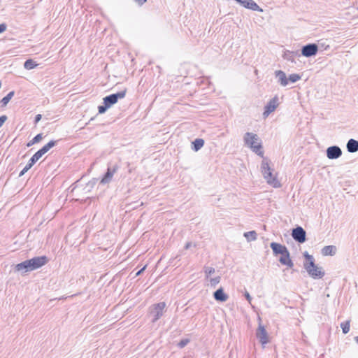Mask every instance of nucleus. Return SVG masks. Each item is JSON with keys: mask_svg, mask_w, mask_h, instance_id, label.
Listing matches in <instances>:
<instances>
[{"mask_svg": "<svg viewBox=\"0 0 358 358\" xmlns=\"http://www.w3.org/2000/svg\"><path fill=\"white\" fill-rule=\"evenodd\" d=\"M7 116L3 115L0 116V127L3 124V123L6 121Z\"/></svg>", "mask_w": 358, "mask_h": 358, "instance_id": "nucleus-35", "label": "nucleus"}, {"mask_svg": "<svg viewBox=\"0 0 358 358\" xmlns=\"http://www.w3.org/2000/svg\"><path fill=\"white\" fill-rule=\"evenodd\" d=\"M303 257L305 258L303 267L308 275L313 279L322 278L325 275V272L322 267L315 264L313 256L309 255L308 252L306 251L303 253Z\"/></svg>", "mask_w": 358, "mask_h": 358, "instance_id": "nucleus-1", "label": "nucleus"}, {"mask_svg": "<svg viewBox=\"0 0 358 358\" xmlns=\"http://www.w3.org/2000/svg\"><path fill=\"white\" fill-rule=\"evenodd\" d=\"M236 2L240 3L244 8L254 10L263 12V9L253 0H236Z\"/></svg>", "mask_w": 358, "mask_h": 358, "instance_id": "nucleus-14", "label": "nucleus"}, {"mask_svg": "<svg viewBox=\"0 0 358 358\" xmlns=\"http://www.w3.org/2000/svg\"><path fill=\"white\" fill-rule=\"evenodd\" d=\"M189 343V339L188 338H185V339H182L181 341H180V342L178 343V346L180 348H183L184 347H185L188 343Z\"/></svg>", "mask_w": 358, "mask_h": 358, "instance_id": "nucleus-30", "label": "nucleus"}, {"mask_svg": "<svg viewBox=\"0 0 358 358\" xmlns=\"http://www.w3.org/2000/svg\"><path fill=\"white\" fill-rule=\"evenodd\" d=\"M350 320H346L341 324V327L342 328V331L344 334H348L350 331Z\"/></svg>", "mask_w": 358, "mask_h": 358, "instance_id": "nucleus-26", "label": "nucleus"}, {"mask_svg": "<svg viewBox=\"0 0 358 358\" xmlns=\"http://www.w3.org/2000/svg\"><path fill=\"white\" fill-rule=\"evenodd\" d=\"M6 24L4 23L0 24V34L6 31Z\"/></svg>", "mask_w": 358, "mask_h": 358, "instance_id": "nucleus-38", "label": "nucleus"}, {"mask_svg": "<svg viewBox=\"0 0 358 358\" xmlns=\"http://www.w3.org/2000/svg\"><path fill=\"white\" fill-rule=\"evenodd\" d=\"M275 76L280 85L285 87L288 85V78L284 71L281 70L275 71Z\"/></svg>", "mask_w": 358, "mask_h": 358, "instance_id": "nucleus-18", "label": "nucleus"}, {"mask_svg": "<svg viewBox=\"0 0 358 358\" xmlns=\"http://www.w3.org/2000/svg\"><path fill=\"white\" fill-rule=\"evenodd\" d=\"M134 1L136 3H137L138 4V6H140L143 5L147 1V0H134Z\"/></svg>", "mask_w": 358, "mask_h": 358, "instance_id": "nucleus-40", "label": "nucleus"}, {"mask_svg": "<svg viewBox=\"0 0 358 358\" xmlns=\"http://www.w3.org/2000/svg\"><path fill=\"white\" fill-rule=\"evenodd\" d=\"M34 155L41 158L44 154L41 152V150H38Z\"/></svg>", "mask_w": 358, "mask_h": 358, "instance_id": "nucleus-41", "label": "nucleus"}, {"mask_svg": "<svg viewBox=\"0 0 358 358\" xmlns=\"http://www.w3.org/2000/svg\"><path fill=\"white\" fill-rule=\"evenodd\" d=\"M245 299L249 303H251L252 297L250 296V294L248 292H245L244 294Z\"/></svg>", "mask_w": 358, "mask_h": 358, "instance_id": "nucleus-39", "label": "nucleus"}, {"mask_svg": "<svg viewBox=\"0 0 358 358\" xmlns=\"http://www.w3.org/2000/svg\"><path fill=\"white\" fill-rule=\"evenodd\" d=\"M301 54L299 50L296 51H290L285 50L282 55V57L284 59H286L292 63H296L295 57H299Z\"/></svg>", "mask_w": 358, "mask_h": 358, "instance_id": "nucleus-16", "label": "nucleus"}, {"mask_svg": "<svg viewBox=\"0 0 358 358\" xmlns=\"http://www.w3.org/2000/svg\"><path fill=\"white\" fill-rule=\"evenodd\" d=\"M357 9H358V6H357Z\"/></svg>", "mask_w": 358, "mask_h": 358, "instance_id": "nucleus-47", "label": "nucleus"}, {"mask_svg": "<svg viewBox=\"0 0 358 358\" xmlns=\"http://www.w3.org/2000/svg\"><path fill=\"white\" fill-rule=\"evenodd\" d=\"M58 141L52 140L49 141L47 144L43 146L40 150L45 155L47 152H48L52 148H53L57 143Z\"/></svg>", "mask_w": 358, "mask_h": 358, "instance_id": "nucleus-22", "label": "nucleus"}, {"mask_svg": "<svg viewBox=\"0 0 358 358\" xmlns=\"http://www.w3.org/2000/svg\"><path fill=\"white\" fill-rule=\"evenodd\" d=\"M243 236L248 242L255 241L257 238V234L255 231L245 232Z\"/></svg>", "mask_w": 358, "mask_h": 358, "instance_id": "nucleus-23", "label": "nucleus"}, {"mask_svg": "<svg viewBox=\"0 0 358 358\" xmlns=\"http://www.w3.org/2000/svg\"><path fill=\"white\" fill-rule=\"evenodd\" d=\"M204 145V140L202 138H196L192 143V149L195 152L199 150Z\"/></svg>", "mask_w": 358, "mask_h": 358, "instance_id": "nucleus-21", "label": "nucleus"}, {"mask_svg": "<svg viewBox=\"0 0 358 358\" xmlns=\"http://www.w3.org/2000/svg\"><path fill=\"white\" fill-rule=\"evenodd\" d=\"M166 307V303L164 302H160L156 304H154L152 306V309L150 310V314L153 316L152 322H157L162 315L164 310Z\"/></svg>", "mask_w": 358, "mask_h": 358, "instance_id": "nucleus-8", "label": "nucleus"}, {"mask_svg": "<svg viewBox=\"0 0 358 358\" xmlns=\"http://www.w3.org/2000/svg\"><path fill=\"white\" fill-rule=\"evenodd\" d=\"M326 154L328 159H336L342 155V150L338 145H332L327 148Z\"/></svg>", "mask_w": 358, "mask_h": 358, "instance_id": "nucleus-13", "label": "nucleus"}, {"mask_svg": "<svg viewBox=\"0 0 358 358\" xmlns=\"http://www.w3.org/2000/svg\"><path fill=\"white\" fill-rule=\"evenodd\" d=\"M301 76L296 73L290 74L288 78V82L296 83L301 79Z\"/></svg>", "mask_w": 358, "mask_h": 358, "instance_id": "nucleus-27", "label": "nucleus"}, {"mask_svg": "<svg viewBox=\"0 0 358 358\" xmlns=\"http://www.w3.org/2000/svg\"><path fill=\"white\" fill-rule=\"evenodd\" d=\"M120 166L117 164L109 163L108 164L107 171L101 178L100 183L102 185L108 184L113 178L115 173L119 169Z\"/></svg>", "mask_w": 358, "mask_h": 358, "instance_id": "nucleus-5", "label": "nucleus"}, {"mask_svg": "<svg viewBox=\"0 0 358 358\" xmlns=\"http://www.w3.org/2000/svg\"><path fill=\"white\" fill-rule=\"evenodd\" d=\"M42 118V115L41 114H38L35 116L34 118V124H37Z\"/></svg>", "mask_w": 358, "mask_h": 358, "instance_id": "nucleus-37", "label": "nucleus"}, {"mask_svg": "<svg viewBox=\"0 0 358 358\" xmlns=\"http://www.w3.org/2000/svg\"><path fill=\"white\" fill-rule=\"evenodd\" d=\"M347 150L349 152L354 153L358 151V141L351 138L346 145Z\"/></svg>", "mask_w": 358, "mask_h": 358, "instance_id": "nucleus-19", "label": "nucleus"}, {"mask_svg": "<svg viewBox=\"0 0 358 358\" xmlns=\"http://www.w3.org/2000/svg\"><path fill=\"white\" fill-rule=\"evenodd\" d=\"M42 138L43 134H38L32 138V143H38L42 140Z\"/></svg>", "mask_w": 358, "mask_h": 358, "instance_id": "nucleus-32", "label": "nucleus"}, {"mask_svg": "<svg viewBox=\"0 0 358 358\" xmlns=\"http://www.w3.org/2000/svg\"><path fill=\"white\" fill-rule=\"evenodd\" d=\"M96 182H97V179L93 178L87 182V187L93 188L94 187V185L96 184Z\"/></svg>", "mask_w": 358, "mask_h": 358, "instance_id": "nucleus-33", "label": "nucleus"}, {"mask_svg": "<svg viewBox=\"0 0 358 358\" xmlns=\"http://www.w3.org/2000/svg\"><path fill=\"white\" fill-rule=\"evenodd\" d=\"M356 343L358 344V336L355 337Z\"/></svg>", "mask_w": 358, "mask_h": 358, "instance_id": "nucleus-46", "label": "nucleus"}, {"mask_svg": "<svg viewBox=\"0 0 358 358\" xmlns=\"http://www.w3.org/2000/svg\"><path fill=\"white\" fill-rule=\"evenodd\" d=\"M262 173L264 178L266 179L267 183L272 185L273 187H280L281 186L280 182L272 173L271 169L269 166L268 162L264 159L262 162Z\"/></svg>", "mask_w": 358, "mask_h": 358, "instance_id": "nucleus-4", "label": "nucleus"}, {"mask_svg": "<svg viewBox=\"0 0 358 358\" xmlns=\"http://www.w3.org/2000/svg\"><path fill=\"white\" fill-rule=\"evenodd\" d=\"M29 170V168H27V166H24V168L20 171L19 173V177L22 176L26 172H27Z\"/></svg>", "mask_w": 358, "mask_h": 358, "instance_id": "nucleus-36", "label": "nucleus"}, {"mask_svg": "<svg viewBox=\"0 0 358 358\" xmlns=\"http://www.w3.org/2000/svg\"><path fill=\"white\" fill-rule=\"evenodd\" d=\"M221 278L220 276H217L213 278H210V284L211 287H215L216 285L220 282Z\"/></svg>", "mask_w": 358, "mask_h": 358, "instance_id": "nucleus-29", "label": "nucleus"}, {"mask_svg": "<svg viewBox=\"0 0 358 358\" xmlns=\"http://www.w3.org/2000/svg\"><path fill=\"white\" fill-rule=\"evenodd\" d=\"M37 66V64L35 61L31 59H27L24 63V67L27 70H31L34 69Z\"/></svg>", "mask_w": 358, "mask_h": 358, "instance_id": "nucleus-25", "label": "nucleus"}, {"mask_svg": "<svg viewBox=\"0 0 358 358\" xmlns=\"http://www.w3.org/2000/svg\"><path fill=\"white\" fill-rule=\"evenodd\" d=\"M270 247L273 250L274 256L280 255L278 261L282 265L291 268L294 266L293 261L290 257V253L285 245L272 242L270 244Z\"/></svg>", "mask_w": 358, "mask_h": 358, "instance_id": "nucleus-2", "label": "nucleus"}, {"mask_svg": "<svg viewBox=\"0 0 358 358\" xmlns=\"http://www.w3.org/2000/svg\"><path fill=\"white\" fill-rule=\"evenodd\" d=\"M291 234L294 240L299 243H303L306 241V232L300 226L294 228Z\"/></svg>", "mask_w": 358, "mask_h": 358, "instance_id": "nucleus-9", "label": "nucleus"}, {"mask_svg": "<svg viewBox=\"0 0 358 358\" xmlns=\"http://www.w3.org/2000/svg\"><path fill=\"white\" fill-rule=\"evenodd\" d=\"M35 164L34 159L31 158L26 166L30 169Z\"/></svg>", "mask_w": 358, "mask_h": 358, "instance_id": "nucleus-34", "label": "nucleus"}, {"mask_svg": "<svg viewBox=\"0 0 358 358\" xmlns=\"http://www.w3.org/2000/svg\"><path fill=\"white\" fill-rule=\"evenodd\" d=\"M204 272L206 274V278H208L211 274L215 273V268L213 267L206 266L204 268Z\"/></svg>", "mask_w": 358, "mask_h": 358, "instance_id": "nucleus-28", "label": "nucleus"}, {"mask_svg": "<svg viewBox=\"0 0 358 358\" xmlns=\"http://www.w3.org/2000/svg\"><path fill=\"white\" fill-rule=\"evenodd\" d=\"M278 105V97L277 96H275L265 106L264 111L263 113L264 117H268L272 112H273L276 109Z\"/></svg>", "mask_w": 358, "mask_h": 358, "instance_id": "nucleus-11", "label": "nucleus"}, {"mask_svg": "<svg viewBox=\"0 0 358 358\" xmlns=\"http://www.w3.org/2000/svg\"><path fill=\"white\" fill-rule=\"evenodd\" d=\"M14 91H11L6 96H5L1 101H0V103L1 104V106H6L8 102L10 101V100L13 98V96H14Z\"/></svg>", "mask_w": 358, "mask_h": 358, "instance_id": "nucleus-24", "label": "nucleus"}, {"mask_svg": "<svg viewBox=\"0 0 358 358\" xmlns=\"http://www.w3.org/2000/svg\"><path fill=\"white\" fill-rule=\"evenodd\" d=\"M36 144L35 143H32V140H31L30 141H29L27 144V147H31V145Z\"/></svg>", "mask_w": 358, "mask_h": 358, "instance_id": "nucleus-45", "label": "nucleus"}, {"mask_svg": "<svg viewBox=\"0 0 358 358\" xmlns=\"http://www.w3.org/2000/svg\"><path fill=\"white\" fill-rule=\"evenodd\" d=\"M213 297L218 302H225L227 301L229 296L224 292L222 287H220L213 293Z\"/></svg>", "mask_w": 358, "mask_h": 358, "instance_id": "nucleus-15", "label": "nucleus"}, {"mask_svg": "<svg viewBox=\"0 0 358 358\" xmlns=\"http://www.w3.org/2000/svg\"><path fill=\"white\" fill-rule=\"evenodd\" d=\"M146 268V266H145L144 267H143L141 269H140L136 273V275L138 276V275H140L143 271Z\"/></svg>", "mask_w": 358, "mask_h": 358, "instance_id": "nucleus-42", "label": "nucleus"}, {"mask_svg": "<svg viewBox=\"0 0 358 358\" xmlns=\"http://www.w3.org/2000/svg\"><path fill=\"white\" fill-rule=\"evenodd\" d=\"M318 52V45L316 43H308L302 46L301 55L306 57L315 56Z\"/></svg>", "mask_w": 358, "mask_h": 358, "instance_id": "nucleus-7", "label": "nucleus"}, {"mask_svg": "<svg viewBox=\"0 0 358 358\" xmlns=\"http://www.w3.org/2000/svg\"><path fill=\"white\" fill-rule=\"evenodd\" d=\"M192 246L191 242H187L185 245V249L187 250Z\"/></svg>", "mask_w": 358, "mask_h": 358, "instance_id": "nucleus-43", "label": "nucleus"}, {"mask_svg": "<svg viewBox=\"0 0 358 358\" xmlns=\"http://www.w3.org/2000/svg\"><path fill=\"white\" fill-rule=\"evenodd\" d=\"M28 260L29 261L31 271L38 269L48 262V259L45 255L35 257Z\"/></svg>", "mask_w": 358, "mask_h": 358, "instance_id": "nucleus-10", "label": "nucleus"}, {"mask_svg": "<svg viewBox=\"0 0 358 358\" xmlns=\"http://www.w3.org/2000/svg\"><path fill=\"white\" fill-rule=\"evenodd\" d=\"M256 336L262 345H264L269 342L268 334L264 327L261 324H259L256 331Z\"/></svg>", "mask_w": 358, "mask_h": 358, "instance_id": "nucleus-12", "label": "nucleus"}, {"mask_svg": "<svg viewBox=\"0 0 358 358\" xmlns=\"http://www.w3.org/2000/svg\"><path fill=\"white\" fill-rule=\"evenodd\" d=\"M126 90L118 92L117 93L111 94L108 96H105L103 99V103L106 104L109 108L116 103L119 99H122L126 95Z\"/></svg>", "mask_w": 358, "mask_h": 358, "instance_id": "nucleus-6", "label": "nucleus"}, {"mask_svg": "<svg viewBox=\"0 0 358 358\" xmlns=\"http://www.w3.org/2000/svg\"><path fill=\"white\" fill-rule=\"evenodd\" d=\"M14 269L15 271H22L23 273L31 271L29 261L28 259L16 264Z\"/></svg>", "mask_w": 358, "mask_h": 358, "instance_id": "nucleus-17", "label": "nucleus"}, {"mask_svg": "<svg viewBox=\"0 0 358 358\" xmlns=\"http://www.w3.org/2000/svg\"><path fill=\"white\" fill-rule=\"evenodd\" d=\"M109 108V107L106 104H103L102 106H99L98 107L99 113L103 114L106 113V111Z\"/></svg>", "mask_w": 358, "mask_h": 358, "instance_id": "nucleus-31", "label": "nucleus"}, {"mask_svg": "<svg viewBox=\"0 0 358 358\" xmlns=\"http://www.w3.org/2000/svg\"><path fill=\"white\" fill-rule=\"evenodd\" d=\"M259 140L258 136L252 132H246L243 137L245 145L250 147L256 154L262 157L264 152L262 151V143L259 142L256 144Z\"/></svg>", "mask_w": 358, "mask_h": 358, "instance_id": "nucleus-3", "label": "nucleus"}, {"mask_svg": "<svg viewBox=\"0 0 358 358\" xmlns=\"http://www.w3.org/2000/svg\"><path fill=\"white\" fill-rule=\"evenodd\" d=\"M337 248L335 245H327L322 249V254L324 256H334L336 255Z\"/></svg>", "mask_w": 358, "mask_h": 358, "instance_id": "nucleus-20", "label": "nucleus"}, {"mask_svg": "<svg viewBox=\"0 0 358 358\" xmlns=\"http://www.w3.org/2000/svg\"><path fill=\"white\" fill-rule=\"evenodd\" d=\"M31 158L34 159V160L35 161V162L36 163V162L40 159L38 157H37L36 155H34Z\"/></svg>", "mask_w": 358, "mask_h": 358, "instance_id": "nucleus-44", "label": "nucleus"}]
</instances>
